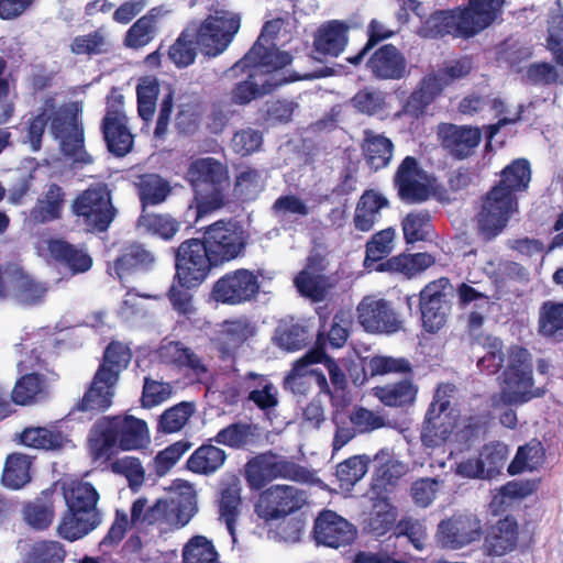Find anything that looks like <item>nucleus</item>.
Returning <instances> with one entry per match:
<instances>
[{
  "label": "nucleus",
  "mask_w": 563,
  "mask_h": 563,
  "mask_svg": "<svg viewBox=\"0 0 563 563\" xmlns=\"http://www.w3.org/2000/svg\"><path fill=\"white\" fill-rule=\"evenodd\" d=\"M481 536V521L475 516L456 514L439 522L434 539L441 548L457 550L478 541Z\"/></svg>",
  "instance_id": "19"
},
{
  "label": "nucleus",
  "mask_w": 563,
  "mask_h": 563,
  "mask_svg": "<svg viewBox=\"0 0 563 563\" xmlns=\"http://www.w3.org/2000/svg\"><path fill=\"white\" fill-rule=\"evenodd\" d=\"M417 395V388L409 380H402L394 385L377 387L375 396L386 406H405L412 404Z\"/></svg>",
  "instance_id": "55"
},
{
  "label": "nucleus",
  "mask_w": 563,
  "mask_h": 563,
  "mask_svg": "<svg viewBox=\"0 0 563 563\" xmlns=\"http://www.w3.org/2000/svg\"><path fill=\"white\" fill-rule=\"evenodd\" d=\"M307 503L306 494L295 486L273 485L254 503V512L264 521H277L298 511Z\"/></svg>",
  "instance_id": "13"
},
{
  "label": "nucleus",
  "mask_w": 563,
  "mask_h": 563,
  "mask_svg": "<svg viewBox=\"0 0 563 563\" xmlns=\"http://www.w3.org/2000/svg\"><path fill=\"white\" fill-rule=\"evenodd\" d=\"M354 527L331 510L321 512L314 522V538L318 543L340 548L350 544L355 538Z\"/></svg>",
  "instance_id": "24"
},
{
  "label": "nucleus",
  "mask_w": 563,
  "mask_h": 563,
  "mask_svg": "<svg viewBox=\"0 0 563 563\" xmlns=\"http://www.w3.org/2000/svg\"><path fill=\"white\" fill-rule=\"evenodd\" d=\"M389 201L374 189H367L361 196L354 213V224L360 231H369L379 217V211L387 208Z\"/></svg>",
  "instance_id": "35"
},
{
  "label": "nucleus",
  "mask_w": 563,
  "mask_h": 563,
  "mask_svg": "<svg viewBox=\"0 0 563 563\" xmlns=\"http://www.w3.org/2000/svg\"><path fill=\"white\" fill-rule=\"evenodd\" d=\"M448 401L440 397V390L435 395L427 413V419L421 433V440L427 448H439L449 440L467 441L482 428L477 418L463 416L450 411L444 413Z\"/></svg>",
  "instance_id": "7"
},
{
  "label": "nucleus",
  "mask_w": 563,
  "mask_h": 563,
  "mask_svg": "<svg viewBox=\"0 0 563 563\" xmlns=\"http://www.w3.org/2000/svg\"><path fill=\"white\" fill-rule=\"evenodd\" d=\"M404 239L407 244L423 242L439 246L438 235L428 213L410 212L402 222Z\"/></svg>",
  "instance_id": "38"
},
{
  "label": "nucleus",
  "mask_w": 563,
  "mask_h": 563,
  "mask_svg": "<svg viewBox=\"0 0 563 563\" xmlns=\"http://www.w3.org/2000/svg\"><path fill=\"white\" fill-rule=\"evenodd\" d=\"M43 369H46V362L36 349H33L25 360L18 363L21 377L16 379L11 393V399L15 405H31L46 396V377L40 373Z\"/></svg>",
  "instance_id": "15"
},
{
  "label": "nucleus",
  "mask_w": 563,
  "mask_h": 563,
  "mask_svg": "<svg viewBox=\"0 0 563 563\" xmlns=\"http://www.w3.org/2000/svg\"><path fill=\"white\" fill-rule=\"evenodd\" d=\"M0 280L5 288L3 294H0V299L12 295L23 305L41 303L48 290L47 284L29 274L22 267L20 261H9L0 264Z\"/></svg>",
  "instance_id": "14"
},
{
  "label": "nucleus",
  "mask_w": 563,
  "mask_h": 563,
  "mask_svg": "<svg viewBox=\"0 0 563 563\" xmlns=\"http://www.w3.org/2000/svg\"><path fill=\"white\" fill-rule=\"evenodd\" d=\"M397 509L386 498L376 500L372 510L364 520L365 529L376 536H385L394 526L397 519Z\"/></svg>",
  "instance_id": "45"
},
{
  "label": "nucleus",
  "mask_w": 563,
  "mask_h": 563,
  "mask_svg": "<svg viewBox=\"0 0 563 563\" xmlns=\"http://www.w3.org/2000/svg\"><path fill=\"white\" fill-rule=\"evenodd\" d=\"M350 25L341 20L321 24L313 36V51L322 57H339L349 44Z\"/></svg>",
  "instance_id": "26"
},
{
  "label": "nucleus",
  "mask_w": 563,
  "mask_h": 563,
  "mask_svg": "<svg viewBox=\"0 0 563 563\" xmlns=\"http://www.w3.org/2000/svg\"><path fill=\"white\" fill-rule=\"evenodd\" d=\"M323 268L322 260L312 257L306 268L296 276L294 283L302 296L313 301L323 299L328 287L324 277L319 273Z\"/></svg>",
  "instance_id": "36"
},
{
  "label": "nucleus",
  "mask_w": 563,
  "mask_h": 563,
  "mask_svg": "<svg viewBox=\"0 0 563 563\" xmlns=\"http://www.w3.org/2000/svg\"><path fill=\"white\" fill-rule=\"evenodd\" d=\"M73 213L80 219L89 232H104L117 214L111 191L104 184L90 186L71 203Z\"/></svg>",
  "instance_id": "11"
},
{
  "label": "nucleus",
  "mask_w": 563,
  "mask_h": 563,
  "mask_svg": "<svg viewBox=\"0 0 563 563\" xmlns=\"http://www.w3.org/2000/svg\"><path fill=\"white\" fill-rule=\"evenodd\" d=\"M169 489L174 494L172 503L159 499L143 516V521L157 525L161 530L186 526L197 510L196 492L190 483L176 479Z\"/></svg>",
  "instance_id": "10"
},
{
  "label": "nucleus",
  "mask_w": 563,
  "mask_h": 563,
  "mask_svg": "<svg viewBox=\"0 0 563 563\" xmlns=\"http://www.w3.org/2000/svg\"><path fill=\"white\" fill-rule=\"evenodd\" d=\"M241 508V486L238 479H232L221 492L219 501L220 519L225 523L228 532L232 537V542H236L235 525L240 516Z\"/></svg>",
  "instance_id": "42"
},
{
  "label": "nucleus",
  "mask_w": 563,
  "mask_h": 563,
  "mask_svg": "<svg viewBox=\"0 0 563 563\" xmlns=\"http://www.w3.org/2000/svg\"><path fill=\"white\" fill-rule=\"evenodd\" d=\"M394 34L395 32L387 29L380 21L372 19L366 30V43L355 55L346 57V62L355 67L362 65L365 57L374 49L375 46L385 40L393 37Z\"/></svg>",
  "instance_id": "54"
},
{
  "label": "nucleus",
  "mask_w": 563,
  "mask_h": 563,
  "mask_svg": "<svg viewBox=\"0 0 563 563\" xmlns=\"http://www.w3.org/2000/svg\"><path fill=\"white\" fill-rule=\"evenodd\" d=\"M158 355L166 363L189 367L200 382L207 378L208 369L203 362L179 342L163 343L158 349Z\"/></svg>",
  "instance_id": "37"
},
{
  "label": "nucleus",
  "mask_w": 563,
  "mask_h": 563,
  "mask_svg": "<svg viewBox=\"0 0 563 563\" xmlns=\"http://www.w3.org/2000/svg\"><path fill=\"white\" fill-rule=\"evenodd\" d=\"M538 481H512L500 487L493 498V506L505 508L516 501L533 494L538 488Z\"/></svg>",
  "instance_id": "52"
},
{
  "label": "nucleus",
  "mask_w": 563,
  "mask_h": 563,
  "mask_svg": "<svg viewBox=\"0 0 563 563\" xmlns=\"http://www.w3.org/2000/svg\"><path fill=\"white\" fill-rule=\"evenodd\" d=\"M324 338L319 334L317 345L314 349L307 352L302 357L294 363L292 369L289 373V382L296 384V379L307 377L313 379L314 384L322 393L329 394V384L324 374L316 368L313 365L322 363L324 360Z\"/></svg>",
  "instance_id": "31"
},
{
  "label": "nucleus",
  "mask_w": 563,
  "mask_h": 563,
  "mask_svg": "<svg viewBox=\"0 0 563 563\" xmlns=\"http://www.w3.org/2000/svg\"><path fill=\"white\" fill-rule=\"evenodd\" d=\"M67 510L64 514L57 532L67 541H76L96 529L101 522L97 509L99 493L88 482L74 483L64 493Z\"/></svg>",
  "instance_id": "5"
},
{
  "label": "nucleus",
  "mask_w": 563,
  "mask_h": 563,
  "mask_svg": "<svg viewBox=\"0 0 563 563\" xmlns=\"http://www.w3.org/2000/svg\"><path fill=\"white\" fill-rule=\"evenodd\" d=\"M124 111V97L113 87L107 97L106 114L101 122V132L108 151L117 157H123L131 152L134 136L128 126Z\"/></svg>",
  "instance_id": "12"
},
{
  "label": "nucleus",
  "mask_w": 563,
  "mask_h": 563,
  "mask_svg": "<svg viewBox=\"0 0 563 563\" xmlns=\"http://www.w3.org/2000/svg\"><path fill=\"white\" fill-rule=\"evenodd\" d=\"M440 95L441 93L435 88L433 80L423 76L405 101L401 112L412 119H419L427 113L429 106Z\"/></svg>",
  "instance_id": "39"
},
{
  "label": "nucleus",
  "mask_w": 563,
  "mask_h": 563,
  "mask_svg": "<svg viewBox=\"0 0 563 563\" xmlns=\"http://www.w3.org/2000/svg\"><path fill=\"white\" fill-rule=\"evenodd\" d=\"M393 187L406 203H420L430 197L429 174L419 159L408 155L401 159L393 176Z\"/></svg>",
  "instance_id": "16"
},
{
  "label": "nucleus",
  "mask_w": 563,
  "mask_h": 563,
  "mask_svg": "<svg viewBox=\"0 0 563 563\" xmlns=\"http://www.w3.org/2000/svg\"><path fill=\"white\" fill-rule=\"evenodd\" d=\"M358 323L371 333H395L401 328V321L389 302L376 296H366L358 303Z\"/></svg>",
  "instance_id": "21"
},
{
  "label": "nucleus",
  "mask_w": 563,
  "mask_h": 563,
  "mask_svg": "<svg viewBox=\"0 0 563 563\" xmlns=\"http://www.w3.org/2000/svg\"><path fill=\"white\" fill-rule=\"evenodd\" d=\"M67 551L56 540H40L33 543L27 555V563H64Z\"/></svg>",
  "instance_id": "58"
},
{
  "label": "nucleus",
  "mask_w": 563,
  "mask_h": 563,
  "mask_svg": "<svg viewBox=\"0 0 563 563\" xmlns=\"http://www.w3.org/2000/svg\"><path fill=\"white\" fill-rule=\"evenodd\" d=\"M20 442L29 448L43 451H59L69 442L68 435L57 424L29 427L20 433Z\"/></svg>",
  "instance_id": "33"
},
{
  "label": "nucleus",
  "mask_w": 563,
  "mask_h": 563,
  "mask_svg": "<svg viewBox=\"0 0 563 563\" xmlns=\"http://www.w3.org/2000/svg\"><path fill=\"white\" fill-rule=\"evenodd\" d=\"M64 189L52 183L46 186L43 196L37 199L36 205L31 210V217L35 222L47 223L62 218L66 202Z\"/></svg>",
  "instance_id": "34"
},
{
  "label": "nucleus",
  "mask_w": 563,
  "mask_h": 563,
  "mask_svg": "<svg viewBox=\"0 0 563 563\" xmlns=\"http://www.w3.org/2000/svg\"><path fill=\"white\" fill-rule=\"evenodd\" d=\"M262 189V176L257 169L246 167L235 176L234 192L242 201L255 200Z\"/></svg>",
  "instance_id": "61"
},
{
  "label": "nucleus",
  "mask_w": 563,
  "mask_h": 563,
  "mask_svg": "<svg viewBox=\"0 0 563 563\" xmlns=\"http://www.w3.org/2000/svg\"><path fill=\"white\" fill-rule=\"evenodd\" d=\"M473 67L472 57L462 56L457 59L445 62L437 71L426 76L433 80L435 88L442 93L444 88L466 78L472 73Z\"/></svg>",
  "instance_id": "40"
},
{
  "label": "nucleus",
  "mask_w": 563,
  "mask_h": 563,
  "mask_svg": "<svg viewBox=\"0 0 563 563\" xmlns=\"http://www.w3.org/2000/svg\"><path fill=\"white\" fill-rule=\"evenodd\" d=\"M244 231L238 222L219 220L206 228L202 239H187L179 246H245Z\"/></svg>",
  "instance_id": "27"
},
{
  "label": "nucleus",
  "mask_w": 563,
  "mask_h": 563,
  "mask_svg": "<svg viewBox=\"0 0 563 563\" xmlns=\"http://www.w3.org/2000/svg\"><path fill=\"white\" fill-rule=\"evenodd\" d=\"M241 255V249H177L176 277L181 287L200 285L213 266Z\"/></svg>",
  "instance_id": "9"
},
{
  "label": "nucleus",
  "mask_w": 563,
  "mask_h": 563,
  "mask_svg": "<svg viewBox=\"0 0 563 563\" xmlns=\"http://www.w3.org/2000/svg\"><path fill=\"white\" fill-rule=\"evenodd\" d=\"M509 455L508 446L499 441L483 446L479 459L488 477L499 473Z\"/></svg>",
  "instance_id": "64"
},
{
  "label": "nucleus",
  "mask_w": 563,
  "mask_h": 563,
  "mask_svg": "<svg viewBox=\"0 0 563 563\" xmlns=\"http://www.w3.org/2000/svg\"><path fill=\"white\" fill-rule=\"evenodd\" d=\"M540 395L541 390L533 385L529 352L519 347L511 349L500 383V394L494 400L495 404L520 405Z\"/></svg>",
  "instance_id": "8"
},
{
  "label": "nucleus",
  "mask_w": 563,
  "mask_h": 563,
  "mask_svg": "<svg viewBox=\"0 0 563 563\" xmlns=\"http://www.w3.org/2000/svg\"><path fill=\"white\" fill-rule=\"evenodd\" d=\"M117 383L103 375V369H97L89 387L76 404L75 409L95 415L104 412L112 405Z\"/></svg>",
  "instance_id": "28"
},
{
  "label": "nucleus",
  "mask_w": 563,
  "mask_h": 563,
  "mask_svg": "<svg viewBox=\"0 0 563 563\" xmlns=\"http://www.w3.org/2000/svg\"><path fill=\"white\" fill-rule=\"evenodd\" d=\"M225 457L223 450L214 445H202L190 455L187 466L194 473L208 475L218 471Z\"/></svg>",
  "instance_id": "47"
},
{
  "label": "nucleus",
  "mask_w": 563,
  "mask_h": 563,
  "mask_svg": "<svg viewBox=\"0 0 563 563\" xmlns=\"http://www.w3.org/2000/svg\"><path fill=\"white\" fill-rule=\"evenodd\" d=\"M360 147L363 158L372 172L386 168L393 159L395 150V145L389 137L371 129L363 131Z\"/></svg>",
  "instance_id": "30"
},
{
  "label": "nucleus",
  "mask_w": 563,
  "mask_h": 563,
  "mask_svg": "<svg viewBox=\"0 0 563 563\" xmlns=\"http://www.w3.org/2000/svg\"><path fill=\"white\" fill-rule=\"evenodd\" d=\"M461 7L450 10H437L432 12L419 27V35L424 38H442L446 35L460 38H471V34H465L464 19L461 13Z\"/></svg>",
  "instance_id": "25"
},
{
  "label": "nucleus",
  "mask_w": 563,
  "mask_h": 563,
  "mask_svg": "<svg viewBox=\"0 0 563 563\" xmlns=\"http://www.w3.org/2000/svg\"><path fill=\"white\" fill-rule=\"evenodd\" d=\"M368 463L369 459L366 455H355L340 463L336 467L340 488L343 492H350L367 473Z\"/></svg>",
  "instance_id": "49"
},
{
  "label": "nucleus",
  "mask_w": 563,
  "mask_h": 563,
  "mask_svg": "<svg viewBox=\"0 0 563 563\" xmlns=\"http://www.w3.org/2000/svg\"><path fill=\"white\" fill-rule=\"evenodd\" d=\"M539 331L544 336L563 334V302L547 301L539 311Z\"/></svg>",
  "instance_id": "59"
},
{
  "label": "nucleus",
  "mask_w": 563,
  "mask_h": 563,
  "mask_svg": "<svg viewBox=\"0 0 563 563\" xmlns=\"http://www.w3.org/2000/svg\"><path fill=\"white\" fill-rule=\"evenodd\" d=\"M32 459L23 453L14 452L7 456L2 484L10 489H21L31 481Z\"/></svg>",
  "instance_id": "41"
},
{
  "label": "nucleus",
  "mask_w": 563,
  "mask_h": 563,
  "mask_svg": "<svg viewBox=\"0 0 563 563\" xmlns=\"http://www.w3.org/2000/svg\"><path fill=\"white\" fill-rule=\"evenodd\" d=\"M260 289V273L236 269L214 283L211 298L224 305H240L255 298Z\"/></svg>",
  "instance_id": "18"
},
{
  "label": "nucleus",
  "mask_w": 563,
  "mask_h": 563,
  "mask_svg": "<svg viewBox=\"0 0 563 563\" xmlns=\"http://www.w3.org/2000/svg\"><path fill=\"white\" fill-rule=\"evenodd\" d=\"M531 180L530 163L526 158L514 159L500 173L499 181L486 192L477 213L478 233L489 242L507 227L518 212L517 194L525 191Z\"/></svg>",
  "instance_id": "2"
},
{
  "label": "nucleus",
  "mask_w": 563,
  "mask_h": 563,
  "mask_svg": "<svg viewBox=\"0 0 563 563\" xmlns=\"http://www.w3.org/2000/svg\"><path fill=\"white\" fill-rule=\"evenodd\" d=\"M434 257L427 253H401L384 262L379 268L391 269L393 273H401L408 277H413L434 264Z\"/></svg>",
  "instance_id": "44"
},
{
  "label": "nucleus",
  "mask_w": 563,
  "mask_h": 563,
  "mask_svg": "<svg viewBox=\"0 0 563 563\" xmlns=\"http://www.w3.org/2000/svg\"><path fill=\"white\" fill-rule=\"evenodd\" d=\"M453 287L445 277L432 280L420 291V306L451 308Z\"/></svg>",
  "instance_id": "56"
},
{
  "label": "nucleus",
  "mask_w": 563,
  "mask_h": 563,
  "mask_svg": "<svg viewBox=\"0 0 563 563\" xmlns=\"http://www.w3.org/2000/svg\"><path fill=\"white\" fill-rule=\"evenodd\" d=\"M517 536L518 529L514 519L499 520L486 538V549L490 554L504 555L515 548Z\"/></svg>",
  "instance_id": "43"
},
{
  "label": "nucleus",
  "mask_w": 563,
  "mask_h": 563,
  "mask_svg": "<svg viewBox=\"0 0 563 563\" xmlns=\"http://www.w3.org/2000/svg\"><path fill=\"white\" fill-rule=\"evenodd\" d=\"M195 410L194 402L189 401H183L173 406L161 416L158 423L159 430L164 433L180 431L194 415Z\"/></svg>",
  "instance_id": "60"
},
{
  "label": "nucleus",
  "mask_w": 563,
  "mask_h": 563,
  "mask_svg": "<svg viewBox=\"0 0 563 563\" xmlns=\"http://www.w3.org/2000/svg\"><path fill=\"white\" fill-rule=\"evenodd\" d=\"M256 334V325L246 317L227 320L217 335L219 349L231 354Z\"/></svg>",
  "instance_id": "32"
},
{
  "label": "nucleus",
  "mask_w": 563,
  "mask_h": 563,
  "mask_svg": "<svg viewBox=\"0 0 563 563\" xmlns=\"http://www.w3.org/2000/svg\"><path fill=\"white\" fill-rule=\"evenodd\" d=\"M141 448V419L133 416L102 417L90 430L88 449L93 461L109 462L118 450Z\"/></svg>",
  "instance_id": "4"
},
{
  "label": "nucleus",
  "mask_w": 563,
  "mask_h": 563,
  "mask_svg": "<svg viewBox=\"0 0 563 563\" xmlns=\"http://www.w3.org/2000/svg\"><path fill=\"white\" fill-rule=\"evenodd\" d=\"M365 67L377 80H400L407 74L406 57L393 44L376 48L366 59Z\"/></svg>",
  "instance_id": "23"
},
{
  "label": "nucleus",
  "mask_w": 563,
  "mask_h": 563,
  "mask_svg": "<svg viewBox=\"0 0 563 563\" xmlns=\"http://www.w3.org/2000/svg\"><path fill=\"white\" fill-rule=\"evenodd\" d=\"M441 146L455 159L472 156L482 142V130L473 125H457L443 122L438 125Z\"/></svg>",
  "instance_id": "22"
},
{
  "label": "nucleus",
  "mask_w": 563,
  "mask_h": 563,
  "mask_svg": "<svg viewBox=\"0 0 563 563\" xmlns=\"http://www.w3.org/2000/svg\"><path fill=\"white\" fill-rule=\"evenodd\" d=\"M239 12L218 9L199 25L186 27L168 49L169 59L184 68L194 64L197 46L207 57H217L228 49L241 29Z\"/></svg>",
  "instance_id": "1"
},
{
  "label": "nucleus",
  "mask_w": 563,
  "mask_h": 563,
  "mask_svg": "<svg viewBox=\"0 0 563 563\" xmlns=\"http://www.w3.org/2000/svg\"><path fill=\"white\" fill-rule=\"evenodd\" d=\"M271 22H266L261 31L255 43L249 52L233 65L235 71H247V79L238 82L231 95V99L236 104H247L252 100L262 97L266 92H271L276 85L263 84V90L252 79L255 77L256 70L260 67L267 70L282 69L292 62V56L287 52H282L274 43V35H268L267 30Z\"/></svg>",
  "instance_id": "3"
},
{
  "label": "nucleus",
  "mask_w": 563,
  "mask_h": 563,
  "mask_svg": "<svg viewBox=\"0 0 563 563\" xmlns=\"http://www.w3.org/2000/svg\"><path fill=\"white\" fill-rule=\"evenodd\" d=\"M51 131L59 140L64 154L75 163L88 165L93 162L85 150L84 128L76 113L67 110L55 112L51 119Z\"/></svg>",
  "instance_id": "17"
},
{
  "label": "nucleus",
  "mask_w": 563,
  "mask_h": 563,
  "mask_svg": "<svg viewBox=\"0 0 563 563\" xmlns=\"http://www.w3.org/2000/svg\"><path fill=\"white\" fill-rule=\"evenodd\" d=\"M249 378L253 380L250 385L249 399L256 404L261 409L273 408L277 405V388L264 376L251 373Z\"/></svg>",
  "instance_id": "62"
},
{
  "label": "nucleus",
  "mask_w": 563,
  "mask_h": 563,
  "mask_svg": "<svg viewBox=\"0 0 563 563\" xmlns=\"http://www.w3.org/2000/svg\"><path fill=\"white\" fill-rule=\"evenodd\" d=\"M197 202V217L201 218L224 206V190L229 185L227 165L213 157L197 158L187 172Z\"/></svg>",
  "instance_id": "6"
},
{
  "label": "nucleus",
  "mask_w": 563,
  "mask_h": 563,
  "mask_svg": "<svg viewBox=\"0 0 563 563\" xmlns=\"http://www.w3.org/2000/svg\"><path fill=\"white\" fill-rule=\"evenodd\" d=\"M544 461V451L540 442L531 441L520 446L512 462L509 464L508 472L511 475L520 474L526 471L538 468Z\"/></svg>",
  "instance_id": "51"
},
{
  "label": "nucleus",
  "mask_w": 563,
  "mask_h": 563,
  "mask_svg": "<svg viewBox=\"0 0 563 563\" xmlns=\"http://www.w3.org/2000/svg\"><path fill=\"white\" fill-rule=\"evenodd\" d=\"M183 563H219V555L211 540L195 536L183 548Z\"/></svg>",
  "instance_id": "48"
},
{
  "label": "nucleus",
  "mask_w": 563,
  "mask_h": 563,
  "mask_svg": "<svg viewBox=\"0 0 563 563\" xmlns=\"http://www.w3.org/2000/svg\"><path fill=\"white\" fill-rule=\"evenodd\" d=\"M70 52L75 55H104L110 52V42L101 30L78 35L70 43Z\"/></svg>",
  "instance_id": "53"
},
{
  "label": "nucleus",
  "mask_w": 563,
  "mask_h": 563,
  "mask_svg": "<svg viewBox=\"0 0 563 563\" xmlns=\"http://www.w3.org/2000/svg\"><path fill=\"white\" fill-rule=\"evenodd\" d=\"M504 3L505 0H468L460 10L465 24L462 27L464 33L474 37L489 27L501 13Z\"/></svg>",
  "instance_id": "29"
},
{
  "label": "nucleus",
  "mask_w": 563,
  "mask_h": 563,
  "mask_svg": "<svg viewBox=\"0 0 563 563\" xmlns=\"http://www.w3.org/2000/svg\"><path fill=\"white\" fill-rule=\"evenodd\" d=\"M51 257L71 275L85 273L92 266L91 256L84 249H47Z\"/></svg>",
  "instance_id": "50"
},
{
  "label": "nucleus",
  "mask_w": 563,
  "mask_h": 563,
  "mask_svg": "<svg viewBox=\"0 0 563 563\" xmlns=\"http://www.w3.org/2000/svg\"><path fill=\"white\" fill-rule=\"evenodd\" d=\"M55 517L53 501L35 499L27 503L23 508L25 522L35 530L47 529Z\"/></svg>",
  "instance_id": "57"
},
{
  "label": "nucleus",
  "mask_w": 563,
  "mask_h": 563,
  "mask_svg": "<svg viewBox=\"0 0 563 563\" xmlns=\"http://www.w3.org/2000/svg\"><path fill=\"white\" fill-rule=\"evenodd\" d=\"M297 475L295 463L274 453H263L251 459L244 467V477L251 489L258 490L276 478Z\"/></svg>",
  "instance_id": "20"
},
{
  "label": "nucleus",
  "mask_w": 563,
  "mask_h": 563,
  "mask_svg": "<svg viewBox=\"0 0 563 563\" xmlns=\"http://www.w3.org/2000/svg\"><path fill=\"white\" fill-rule=\"evenodd\" d=\"M170 192L172 186L168 180L156 174H143V209L164 202Z\"/></svg>",
  "instance_id": "63"
},
{
  "label": "nucleus",
  "mask_w": 563,
  "mask_h": 563,
  "mask_svg": "<svg viewBox=\"0 0 563 563\" xmlns=\"http://www.w3.org/2000/svg\"><path fill=\"white\" fill-rule=\"evenodd\" d=\"M131 358L132 353L128 345L112 341L106 347L98 369H103V375L118 382L120 373L128 367Z\"/></svg>",
  "instance_id": "46"
}]
</instances>
